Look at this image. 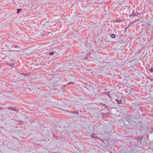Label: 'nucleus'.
<instances>
[{
	"mask_svg": "<svg viewBox=\"0 0 153 153\" xmlns=\"http://www.w3.org/2000/svg\"><path fill=\"white\" fill-rule=\"evenodd\" d=\"M125 119L129 123H131V116L129 114H127L125 116Z\"/></svg>",
	"mask_w": 153,
	"mask_h": 153,
	"instance_id": "nucleus-1",
	"label": "nucleus"
},
{
	"mask_svg": "<svg viewBox=\"0 0 153 153\" xmlns=\"http://www.w3.org/2000/svg\"><path fill=\"white\" fill-rule=\"evenodd\" d=\"M110 115V114L109 112L106 113H102V116L103 117L105 118L108 117Z\"/></svg>",
	"mask_w": 153,
	"mask_h": 153,
	"instance_id": "nucleus-2",
	"label": "nucleus"
},
{
	"mask_svg": "<svg viewBox=\"0 0 153 153\" xmlns=\"http://www.w3.org/2000/svg\"><path fill=\"white\" fill-rule=\"evenodd\" d=\"M7 108L9 110H11L15 111H19L16 108H14V107H8Z\"/></svg>",
	"mask_w": 153,
	"mask_h": 153,
	"instance_id": "nucleus-3",
	"label": "nucleus"
},
{
	"mask_svg": "<svg viewBox=\"0 0 153 153\" xmlns=\"http://www.w3.org/2000/svg\"><path fill=\"white\" fill-rule=\"evenodd\" d=\"M91 137L92 138H94L95 139H98V137L96 135L95 133H93L91 135Z\"/></svg>",
	"mask_w": 153,
	"mask_h": 153,
	"instance_id": "nucleus-4",
	"label": "nucleus"
},
{
	"mask_svg": "<svg viewBox=\"0 0 153 153\" xmlns=\"http://www.w3.org/2000/svg\"><path fill=\"white\" fill-rule=\"evenodd\" d=\"M115 101L117 102V103L119 104H120L121 103L122 100H119L117 99H116L115 100Z\"/></svg>",
	"mask_w": 153,
	"mask_h": 153,
	"instance_id": "nucleus-5",
	"label": "nucleus"
},
{
	"mask_svg": "<svg viewBox=\"0 0 153 153\" xmlns=\"http://www.w3.org/2000/svg\"><path fill=\"white\" fill-rule=\"evenodd\" d=\"M69 113H72L74 114H79V112L78 111H68Z\"/></svg>",
	"mask_w": 153,
	"mask_h": 153,
	"instance_id": "nucleus-6",
	"label": "nucleus"
},
{
	"mask_svg": "<svg viewBox=\"0 0 153 153\" xmlns=\"http://www.w3.org/2000/svg\"><path fill=\"white\" fill-rule=\"evenodd\" d=\"M104 94H105L108 95L109 97H111V96L110 95L109 92L107 91V92H105L104 93Z\"/></svg>",
	"mask_w": 153,
	"mask_h": 153,
	"instance_id": "nucleus-7",
	"label": "nucleus"
},
{
	"mask_svg": "<svg viewBox=\"0 0 153 153\" xmlns=\"http://www.w3.org/2000/svg\"><path fill=\"white\" fill-rule=\"evenodd\" d=\"M135 139L139 141H140L142 139L140 137H137L135 138Z\"/></svg>",
	"mask_w": 153,
	"mask_h": 153,
	"instance_id": "nucleus-8",
	"label": "nucleus"
},
{
	"mask_svg": "<svg viewBox=\"0 0 153 153\" xmlns=\"http://www.w3.org/2000/svg\"><path fill=\"white\" fill-rule=\"evenodd\" d=\"M122 21V19H118L116 20L115 21V22H121Z\"/></svg>",
	"mask_w": 153,
	"mask_h": 153,
	"instance_id": "nucleus-9",
	"label": "nucleus"
},
{
	"mask_svg": "<svg viewBox=\"0 0 153 153\" xmlns=\"http://www.w3.org/2000/svg\"><path fill=\"white\" fill-rule=\"evenodd\" d=\"M132 11H133V12H132V13L133 14L134 16H137L138 15V13H134V10H132Z\"/></svg>",
	"mask_w": 153,
	"mask_h": 153,
	"instance_id": "nucleus-10",
	"label": "nucleus"
},
{
	"mask_svg": "<svg viewBox=\"0 0 153 153\" xmlns=\"http://www.w3.org/2000/svg\"><path fill=\"white\" fill-rule=\"evenodd\" d=\"M111 36L112 38H114L116 36L115 34L113 33L111 35Z\"/></svg>",
	"mask_w": 153,
	"mask_h": 153,
	"instance_id": "nucleus-11",
	"label": "nucleus"
},
{
	"mask_svg": "<svg viewBox=\"0 0 153 153\" xmlns=\"http://www.w3.org/2000/svg\"><path fill=\"white\" fill-rule=\"evenodd\" d=\"M11 47L12 48H18V46L17 45H13Z\"/></svg>",
	"mask_w": 153,
	"mask_h": 153,
	"instance_id": "nucleus-12",
	"label": "nucleus"
},
{
	"mask_svg": "<svg viewBox=\"0 0 153 153\" xmlns=\"http://www.w3.org/2000/svg\"><path fill=\"white\" fill-rule=\"evenodd\" d=\"M53 137L54 138L56 139H58V137L57 136L54 134H53Z\"/></svg>",
	"mask_w": 153,
	"mask_h": 153,
	"instance_id": "nucleus-13",
	"label": "nucleus"
},
{
	"mask_svg": "<svg viewBox=\"0 0 153 153\" xmlns=\"http://www.w3.org/2000/svg\"><path fill=\"white\" fill-rule=\"evenodd\" d=\"M22 10V9H17V13H19Z\"/></svg>",
	"mask_w": 153,
	"mask_h": 153,
	"instance_id": "nucleus-14",
	"label": "nucleus"
},
{
	"mask_svg": "<svg viewBox=\"0 0 153 153\" xmlns=\"http://www.w3.org/2000/svg\"><path fill=\"white\" fill-rule=\"evenodd\" d=\"M15 64V63H13V64H12V63H10V64H8V65L10 66H11V67H14L13 65Z\"/></svg>",
	"mask_w": 153,
	"mask_h": 153,
	"instance_id": "nucleus-15",
	"label": "nucleus"
},
{
	"mask_svg": "<svg viewBox=\"0 0 153 153\" xmlns=\"http://www.w3.org/2000/svg\"><path fill=\"white\" fill-rule=\"evenodd\" d=\"M91 52H88L87 53V56H88L91 55Z\"/></svg>",
	"mask_w": 153,
	"mask_h": 153,
	"instance_id": "nucleus-16",
	"label": "nucleus"
},
{
	"mask_svg": "<svg viewBox=\"0 0 153 153\" xmlns=\"http://www.w3.org/2000/svg\"><path fill=\"white\" fill-rule=\"evenodd\" d=\"M139 19H137V20H135L134 21H133V22H131V24H132V23H135L137 21H138L139 20Z\"/></svg>",
	"mask_w": 153,
	"mask_h": 153,
	"instance_id": "nucleus-17",
	"label": "nucleus"
},
{
	"mask_svg": "<svg viewBox=\"0 0 153 153\" xmlns=\"http://www.w3.org/2000/svg\"><path fill=\"white\" fill-rule=\"evenodd\" d=\"M74 83L73 82H69L67 84L69 85V84H74Z\"/></svg>",
	"mask_w": 153,
	"mask_h": 153,
	"instance_id": "nucleus-18",
	"label": "nucleus"
},
{
	"mask_svg": "<svg viewBox=\"0 0 153 153\" xmlns=\"http://www.w3.org/2000/svg\"><path fill=\"white\" fill-rule=\"evenodd\" d=\"M19 123L21 125H22L23 124V121H20Z\"/></svg>",
	"mask_w": 153,
	"mask_h": 153,
	"instance_id": "nucleus-19",
	"label": "nucleus"
},
{
	"mask_svg": "<svg viewBox=\"0 0 153 153\" xmlns=\"http://www.w3.org/2000/svg\"><path fill=\"white\" fill-rule=\"evenodd\" d=\"M53 52L52 51H51V52L50 53H49V55H53Z\"/></svg>",
	"mask_w": 153,
	"mask_h": 153,
	"instance_id": "nucleus-20",
	"label": "nucleus"
},
{
	"mask_svg": "<svg viewBox=\"0 0 153 153\" xmlns=\"http://www.w3.org/2000/svg\"><path fill=\"white\" fill-rule=\"evenodd\" d=\"M100 104L104 106L107 107V106L105 104L103 103H102V102H100Z\"/></svg>",
	"mask_w": 153,
	"mask_h": 153,
	"instance_id": "nucleus-21",
	"label": "nucleus"
},
{
	"mask_svg": "<svg viewBox=\"0 0 153 153\" xmlns=\"http://www.w3.org/2000/svg\"><path fill=\"white\" fill-rule=\"evenodd\" d=\"M150 71L151 72H153V68H151L150 69Z\"/></svg>",
	"mask_w": 153,
	"mask_h": 153,
	"instance_id": "nucleus-22",
	"label": "nucleus"
},
{
	"mask_svg": "<svg viewBox=\"0 0 153 153\" xmlns=\"http://www.w3.org/2000/svg\"><path fill=\"white\" fill-rule=\"evenodd\" d=\"M129 25H129L127 27H125V32L126 31V30H127L128 27L129 26Z\"/></svg>",
	"mask_w": 153,
	"mask_h": 153,
	"instance_id": "nucleus-23",
	"label": "nucleus"
},
{
	"mask_svg": "<svg viewBox=\"0 0 153 153\" xmlns=\"http://www.w3.org/2000/svg\"><path fill=\"white\" fill-rule=\"evenodd\" d=\"M133 16H134L132 13L131 15H130L129 16L130 17Z\"/></svg>",
	"mask_w": 153,
	"mask_h": 153,
	"instance_id": "nucleus-24",
	"label": "nucleus"
},
{
	"mask_svg": "<svg viewBox=\"0 0 153 153\" xmlns=\"http://www.w3.org/2000/svg\"><path fill=\"white\" fill-rule=\"evenodd\" d=\"M124 123V125H125V127H126V126H128V125H126V124H125V123H124H124Z\"/></svg>",
	"mask_w": 153,
	"mask_h": 153,
	"instance_id": "nucleus-25",
	"label": "nucleus"
},
{
	"mask_svg": "<svg viewBox=\"0 0 153 153\" xmlns=\"http://www.w3.org/2000/svg\"><path fill=\"white\" fill-rule=\"evenodd\" d=\"M2 108H1V107H0V109H1Z\"/></svg>",
	"mask_w": 153,
	"mask_h": 153,
	"instance_id": "nucleus-26",
	"label": "nucleus"
},
{
	"mask_svg": "<svg viewBox=\"0 0 153 153\" xmlns=\"http://www.w3.org/2000/svg\"><path fill=\"white\" fill-rule=\"evenodd\" d=\"M152 101H153V99H152Z\"/></svg>",
	"mask_w": 153,
	"mask_h": 153,
	"instance_id": "nucleus-27",
	"label": "nucleus"
}]
</instances>
